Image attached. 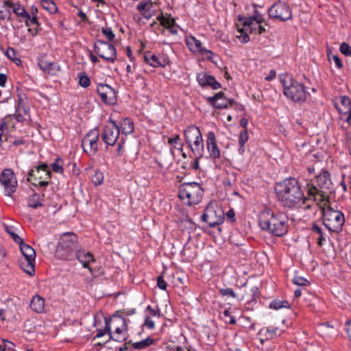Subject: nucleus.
Here are the masks:
<instances>
[{
  "mask_svg": "<svg viewBox=\"0 0 351 351\" xmlns=\"http://www.w3.org/2000/svg\"><path fill=\"white\" fill-rule=\"evenodd\" d=\"M275 191L282 204L289 208H302L308 200L304 196L298 181L294 177H288L278 182Z\"/></svg>",
  "mask_w": 351,
  "mask_h": 351,
  "instance_id": "nucleus-1",
  "label": "nucleus"
},
{
  "mask_svg": "<svg viewBox=\"0 0 351 351\" xmlns=\"http://www.w3.org/2000/svg\"><path fill=\"white\" fill-rule=\"evenodd\" d=\"M288 217L282 213L274 214L269 208H264L258 215V223L261 229L274 235L280 237L288 230Z\"/></svg>",
  "mask_w": 351,
  "mask_h": 351,
  "instance_id": "nucleus-2",
  "label": "nucleus"
},
{
  "mask_svg": "<svg viewBox=\"0 0 351 351\" xmlns=\"http://www.w3.org/2000/svg\"><path fill=\"white\" fill-rule=\"evenodd\" d=\"M317 184L319 188L313 185L308 189L307 197L308 200L304 205V209H310L311 204L309 203L310 201L313 200L320 207L322 210L323 206H329L328 204V195L324 189H328L331 185V181L328 177H316Z\"/></svg>",
  "mask_w": 351,
  "mask_h": 351,
  "instance_id": "nucleus-3",
  "label": "nucleus"
},
{
  "mask_svg": "<svg viewBox=\"0 0 351 351\" xmlns=\"http://www.w3.org/2000/svg\"><path fill=\"white\" fill-rule=\"evenodd\" d=\"M184 139L195 157L201 158L204 152L202 133L197 126L190 125L184 131Z\"/></svg>",
  "mask_w": 351,
  "mask_h": 351,
  "instance_id": "nucleus-4",
  "label": "nucleus"
},
{
  "mask_svg": "<svg viewBox=\"0 0 351 351\" xmlns=\"http://www.w3.org/2000/svg\"><path fill=\"white\" fill-rule=\"evenodd\" d=\"M203 192L204 190L199 183L196 182H185L180 185L179 197L184 204L191 206L200 202Z\"/></svg>",
  "mask_w": 351,
  "mask_h": 351,
  "instance_id": "nucleus-5",
  "label": "nucleus"
},
{
  "mask_svg": "<svg viewBox=\"0 0 351 351\" xmlns=\"http://www.w3.org/2000/svg\"><path fill=\"white\" fill-rule=\"evenodd\" d=\"M322 213L324 224L330 231L339 232L341 230L345 219L341 211L334 210L329 206H323Z\"/></svg>",
  "mask_w": 351,
  "mask_h": 351,
  "instance_id": "nucleus-6",
  "label": "nucleus"
},
{
  "mask_svg": "<svg viewBox=\"0 0 351 351\" xmlns=\"http://www.w3.org/2000/svg\"><path fill=\"white\" fill-rule=\"evenodd\" d=\"M283 84L284 95L294 102L302 103L305 101L306 96L308 94L305 86L292 79L287 83L285 80H282Z\"/></svg>",
  "mask_w": 351,
  "mask_h": 351,
  "instance_id": "nucleus-7",
  "label": "nucleus"
},
{
  "mask_svg": "<svg viewBox=\"0 0 351 351\" xmlns=\"http://www.w3.org/2000/svg\"><path fill=\"white\" fill-rule=\"evenodd\" d=\"M77 237L71 232L64 233L59 241L56 250V256L60 259H65L68 254L76 247Z\"/></svg>",
  "mask_w": 351,
  "mask_h": 351,
  "instance_id": "nucleus-8",
  "label": "nucleus"
},
{
  "mask_svg": "<svg viewBox=\"0 0 351 351\" xmlns=\"http://www.w3.org/2000/svg\"><path fill=\"white\" fill-rule=\"evenodd\" d=\"M114 323L117 325L114 332L111 331L110 323L106 319V330L109 335V339H113L117 341H121L126 338V331L128 330V324L126 319L121 316L115 317Z\"/></svg>",
  "mask_w": 351,
  "mask_h": 351,
  "instance_id": "nucleus-9",
  "label": "nucleus"
},
{
  "mask_svg": "<svg viewBox=\"0 0 351 351\" xmlns=\"http://www.w3.org/2000/svg\"><path fill=\"white\" fill-rule=\"evenodd\" d=\"M94 51L105 60L114 62L117 58L114 47L109 43L98 40L94 45Z\"/></svg>",
  "mask_w": 351,
  "mask_h": 351,
  "instance_id": "nucleus-10",
  "label": "nucleus"
},
{
  "mask_svg": "<svg viewBox=\"0 0 351 351\" xmlns=\"http://www.w3.org/2000/svg\"><path fill=\"white\" fill-rule=\"evenodd\" d=\"M269 16L286 21L292 18V12L289 6L285 2L278 1L274 3L268 10Z\"/></svg>",
  "mask_w": 351,
  "mask_h": 351,
  "instance_id": "nucleus-11",
  "label": "nucleus"
},
{
  "mask_svg": "<svg viewBox=\"0 0 351 351\" xmlns=\"http://www.w3.org/2000/svg\"><path fill=\"white\" fill-rule=\"evenodd\" d=\"M223 212L220 208H217L216 203L209 204L204 210L202 219L210 226L213 227L222 222Z\"/></svg>",
  "mask_w": 351,
  "mask_h": 351,
  "instance_id": "nucleus-12",
  "label": "nucleus"
},
{
  "mask_svg": "<svg viewBox=\"0 0 351 351\" xmlns=\"http://www.w3.org/2000/svg\"><path fill=\"white\" fill-rule=\"evenodd\" d=\"M99 131L97 128L91 130L82 140V147L90 156L94 155L98 150Z\"/></svg>",
  "mask_w": 351,
  "mask_h": 351,
  "instance_id": "nucleus-13",
  "label": "nucleus"
},
{
  "mask_svg": "<svg viewBox=\"0 0 351 351\" xmlns=\"http://www.w3.org/2000/svg\"><path fill=\"white\" fill-rule=\"evenodd\" d=\"M121 130L114 121H110L104 127L101 134L102 140L108 145H114L119 136Z\"/></svg>",
  "mask_w": 351,
  "mask_h": 351,
  "instance_id": "nucleus-14",
  "label": "nucleus"
},
{
  "mask_svg": "<svg viewBox=\"0 0 351 351\" xmlns=\"http://www.w3.org/2000/svg\"><path fill=\"white\" fill-rule=\"evenodd\" d=\"M208 100L210 101V103L215 106L216 108H227L229 106H235V108L237 109L242 110L243 106L240 104H237L234 99H228L224 97V93L223 92L217 93L213 97H210L208 98Z\"/></svg>",
  "mask_w": 351,
  "mask_h": 351,
  "instance_id": "nucleus-15",
  "label": "nucleus"
},
{
  "mask_svg": "<svg viewBox=\"0 0 351 351\" xmlns=\"http://www.w3.org/2000/svg\"><path fill=\"white\" fill-rule=\"evenodd\" d=\"M97 92L100 96L101 100L109 105H112L117 101V95L115 90L109 85L99 84L97 86Z\"/></svg>",
  "mask_w": 351,
  "mask_h": 351,
  "instance_id": "nucleus-16",
  "label": "nucleus"
},
{
  "mask_svg": "<svg viewBox=\"0 0 351 351\" xmlns=\"http://www.w3.org/2000/svg\"><path fill=\"white\" fill-rule=\"evenodd\" d=\"M186 44L190 51L193 52H199L202 54H205L206 57L210 59L213 56V52L210 50L206 49L202 47V43L196 39L195 37L189 36L186 38Z\"/></svg>",
  "mask_w": 351,
  "mask_h": 351,
  "instance_id": "nucleus-17",
  "label": "nucleus"
},
{
  "mask_svg": "<svg viewBox=\"0 0 351 351\" xmlns=\"http://www.w3.org/2000/svg\"><path fill=\"white\" fill-rule=\"evenodd\" d=\"M3 7H10L13 10V12L18 16H21L25 20L27 26H29V20L30 19L29 14L25 10L24 7L19 4L14 3L11 1L3 0Z\"/></svg>",
  "mask_w": 351,
  "mask_h": 351,
  "instance_id": "nucleus-18",
  "label": "nucleus"
},
{
  "mask_svg": "<svg viewBox=\"0 0 351 351\" xmlns=\"http://www.w3.org/2000/svg\"><path fill=\"white\" fill-rule=\"evenodd\" d=\"M206 147L212 158L217 159L219 158L220 150L217 145L215 135L213 132H209L207 134Z\"/></svg>",
  "mask_w": 351,
  "mask_h": 351,
  "instance_id": "nucleus-19",
  "label": "nucleus"
},
{
  "mask_svg": "<svg viewBox=\"0 0 351 351\" xmlns=\"http://www.w3.org/2000/svg\"><path fill=\"white\" fill-rule=\"evenodd\" d=\"M0 182L5 187V193L7 195L14 193L17 187L16 177H0Z\"/></svg>",
  "mask_w": 351,
  "mask_h": 351,
  "instance_id": "nucleus-20",
  "label": "nucleus"
},
{
  "mask_svg": "<svg viewBox=\"0 0 351 351\" xmlns=\"http://www.w3.org/2000/svg\"><path fill=\"white\" fill-rule=\"evenodd\" d=\"M76 258L82 264L84 268H88L90 274H93V270L89 267L90 263L95 262L92 254L84 250H79L76 253Z\"/></svg>",
  "mask_w": 351,
  "mask_h": 351,
  "instance_id": "nucleus-21",
  "label": "nucleus"
},
{
  "mask_svg": "<svg viewBox=\"0 0 351 351\" xmlns=\"http://www.w3.org/2000/svg\"><path fill=\"white\" fill-rule=\"evenodd\" d=\"M157 19L164 27L169 29L171 34H177L178 26L176 25L175 20L173 19L166 17L161 14L157 16Z\"/></svg>",
  "mask_w": 351,
  "mask_h": 351,
  "instance_id": "nucleus-22",
  "label": "nucleus"
},
{
  "mask_svg": "<svg viewBox=\"0 0 351 351\" xmlns=\"http://www.w3.org/2000/svg\"><path fill=\"white\" fill-rule=\"evenodd\" d=\"M20 267L28 275L33 276L35 273V259L21 258L19 261Z\"/></svg>",
  "mask_w": 351,
  "mask_h": 351,
  "instance_id": "nucleus-23",
  "label": "nucleus"
},
{
  "mask_svg": "<svg viewBox=\"0 0 351 351\" xmlns=\"http://www.w3.org/2000/svg\"><path fill=\"white\" fill-rule=\"evenodd\" d=\"M30 308L36 313H43L45 311L44 298L38 295H34L31 300Z\"/></svg>",
  "mask_w": 351,
  "mask_h": 351,
  "instance_id": "nucleus-24",
  "label": "nucleus"
},
{
  "mask_svg": "<svg viewBox=\"0 0 351 351\" xmlns=\"http://www.w3.org/2000/svg\"><path fill=\"white\" fill-rule=\"evenodd\" d=\"M19 244L20 245V250L23 254V258H30L32 260L35 259L36 252L34 248H32L28 244L23 243V240L21 241V243H19Z\"/></svg>",
  "mask_w": 351,
  "mask_h": 351,
  "instance_id": "nucleus-25",
  "label": "nucleus"
},
{
  "mask_svg": "<svg viewBox=\"0 0 351 351\" xmlns=\"http://www.w3.org/2000/svg\"><path fill=\"white\" fill-rule=\"evenodd\" d=\"M40 69L50 75H56L60 70V66L53 62H40L38 63Z\"/></svg>",
  "mask_w": 351,
  "mask_h": 351,
  "instance_id": "nucleus-26",
  "label": "nucleus"
},
{
  "mask_svg": "<svg viewBox=\"0 0 351 351\" xmlns=\"http://www.w3.org/2000/svg\"><path fill=\"white\" fill-rule=\"evenodd\" d=\"M27 181L37 189L47 186L49 181L42 180V177H27Z\"/></svg>",
  "mask_w": 351,
  "mask_h": 351,
  "instance_id": "nucleus-27",
  "label": "nucleus"
},
{
  "mask_svg": "<svg viewBox=\"0 0 351 351\" xmlns=\"http://www.w3.org/2000/svg\"><path fill=\"white\" fill-rule=\"evenodd\" d=\"M249 138L248 132L247 130H243L240 132L239 138V152L240 154H243L245 152V143L247 141Z\"/></svg>",
  "mask_w": 351,
  "mask_h": 351,
  "instance_id": "nucleus-28",
  "label": "nucleus"
},
{
  "mask_svg": "<svg viewBox=\"0 0 351 351\" xmlns=\"http://www.w3.org/2000/svg\"><path fill=\"white\" fill-rule=\"evenodd\" d=\"M145 61L153 67H158L160 66H162V64L160 62L158 58L153 54L145 53L144 56Z\"/></svg>",
  "mask_w": 351,
  "mask_h": 351,
  "instance_id": "nucleus-29",
  "label": "nucleus"
},
{
  "mask_svg": "<svg viewBox=\"0 0 351 351\" xmlns=\"http://www.w3.org/2000/svg\"><path fill=\"white\" fill-rule=\"evenodd\" d=\"M121 131L125 134H130L134 130V124L129 119H125L121 123Z\"/></svg>",
  "mask_w": 351,
  "mask_h": 351,
  "instance_id": "nucleus-30",
  "label": "nucleus"
},
{
  "mask_svg": "<svg viewBox=\"0 0 351 351\" xmlns=\"http://www.w3.org/2000/svg\"><path fill=\"white\" fill-rule=\"evenodd\" d=\"M27 205L29 207L37 208L43 205L42 199L38 194L34 193L29 197Z\"/></svg>",
  "mask_w": 351,
  "mask_h": 351,
  "instance_id": "nucleus-31",
  "label": "nucleus"
},
{
  "mask_svg": "<svg viewBox=\"0 0 351 351\" xmlns=\"http://www.w3.org/2000/svg\"><path fill=\"white\" fill-rule=\"evenodd\" d=\"M43 8L50 13H55L58 9L52 0H40Z\"/></svg>",
  "mask_w": 351,
  "mask_h": 351,
  "instance_id": "nucleus-32",
  "label": "nucleus"
},
{
  "mask_svg": "<svg viewBox=\"0 0 351 351\" xmlns=\"http://www.w3.org/2000/svg\"><path fill=\"white\" fill-rule=\"evenodd\" d=\"M36 169H31L29 172L28 173L27 176H32L34 175V172L36 171L37 173H39L40 170L43 171L46 173L47 176L51 175V169L50 167L45 163H42L39 165H37L35 167Z\"/></svg>",
  "mask_w": 351,
  "mask_h": 351,
  "instance_id": "nucleus-33",
  "label": "nucleus"
},
{
  "mask_svg": "<svg viewBox=\"0 0 351 351\" xmlns=\"http://www.w3.org/2000/svg\"><path fill=\"white\" fill-rule=\"evenodd\" d=\"M289 306V302L285 300H274L269 304V307L275 310H278L282 308H288Z\"/></svg>",
  "mask_w": 351,
  "mask_h": 351,
  "instance_id": "nucleus-34",
  "label": "nucleus"
},
{
  "mask_svg": "<svg viewBox=\"0 0 351 351\" xmlns=\"http://www.w3.org/2000/svg\"><path fill=\"white\" fill-rule=\"evenodd\" d=\"M153 342L154 340L152 338L147 337L143 340L134 343L133 346L135 349H143L152 345Z\"/></svg>",
  "mask_w": 351,
  "mask_h": 351,
  "instance_id": "nucleus-35",
  "label": "nucleus"
},
{
  "mask_svg": "<svg viewBox=\"0 0 351 351\" xmlns=\"http://www.w3.org/2000/svg\"><path fill=\"white\" fill-rule=\"evenodd\" d=\"M63 162L62 160L57 158L56 160L51 164V167L52 169V171L58 174L63 173V167H62Z\"/></svg>",
  "mask_w": 351,
  "mask_h": 351,
  "instance_id": "nucleus-36",
  "label": "nucleus"
},
{
  "mask_svg": "<svg viewBox=\"0 0 351 351\" xmlns=\"http://www.w3.org/2000/svg\"><path fill=\"white\" fill-rule=\"evenodd\" d=\"M5 231L10 235V237L12 238L14 241L16 243H21V241L23 240L17 234H16L14 231V228L12 226H9L7 225H5Z\"/></svg>",
  "mask_w": 351,
  "mask_h": 351,
  "instance_id": "nucleus-37",
  "label": "nucleus"
},
{
  "mask_svg": "<svg viewBox=\"0 0 351 351\" xmlns=\"http://www.w3.org/2000/svg\"><path fill=\"white\" fill-rule=\"evenodd\" d=\"M5 55L11 60L14 62L16 64L21 62V60L16 57V51L12 47H8L5 52Z\"/></svg>",
  "mask_w": 351,
  "mask_h": 351,
  "instance_id": "nucleus-38",
  "label": "nucleus"
},
{
  "mask_svg": "<svg viewBox=\"0 0 351 351\" xmlns=\"http://www.w3.org/2000/svg\"><path fill=\"white\" fill-rule=\"evenodd\" d=\"M78 77H79V84L81 86H82L84 88H87L88 86H90V79L88 77V75H86L84 73H80L78 74Z\"/></svg>",
  "mask_w": 351,
  "mask_h": 351,
  "instance_id": "nucleus-39",
  "label": "nucleus"
},
{
  "mask_svg": "<svg viewBox=\"0 0 351 351\" xmlns=\"http://www.w3.org/2000/svg\"><path fill=\"white\" fill-rule=\"evenodd\" d=\"M211 75H208L206 73H199L197 77V80L200 86H207L209 82V80Z\"/></svg>",
  "mask_w": 351,
  "mask_h": 351,
  "instance_id": "nucleus-40",
  "label": "nucleus"
},
{
  "mask_svg": "<svg viewBox=\"0 0 351 351\" xmlns=\"http://www.w3.org/2000/svg\"><path fill=\"white\" fill-rule=\"evenodd\" d=\"M102 34L107 38L109 42L113 41L115 37L112 29L109 27H105L101 29Z\"/></svg>",
  "mask_w": 351,
  "mask_h": 351,
  "instance_id": "nucleus-41",
  "label": "nucleus"
},
{
  "mask_svg": "<svg viewBox=\"0 0 351 351\" xmlns=\"http://www.w3.org/2000/svg\"><path fill=\"white\" fill-rule=\"evenodd\" d=\"M293 282L296 285L303 287L307 286L308 285V281L302 276L294 277L293 279Z\"/></svg>",
  "mask_w": 351,
  "mask_h": 351,
  "instance_id": "nucleus-42",
  "label": "nucleus"
},
{
  "mask_svg": "<svg viewBox=\"0 0 351 351\" xmlns=\"http://www.w3.org/2000/svg\"><path fill=\"white\" fill-rule=\"evenodd\" d=\"M340 51L347 56H351V47L346 43H342L339 48Z\"/></svg>",
  "mask_w": 351,
  "mask_h": 351,
  "instance_id": "nucleus-43",
  "label": "nucleus"
},
{
  "mask_svg": "<svg viewBox=\"0 0 351 351\" xmlns=\"http://www.w3.org/2000/svg\"><path fill=\"white\" fill-rule=\"evenodd\" d=\"M220 293L223 296H229L232 298H236V294L234 291L230 288L221 289L220 290Z\"/></svg>",
  "mask_w": 351,
  "mask_h": 351,
  "instance_id": "nucleus-44",
  "label": "nucleus"
},
{
  "mask_svg": "<svg viewBox=\"0 0 351 351\" xmlns=\"http://www.w3.org/2000/svg\"><path fill=\"white\" fill-rule=\"evenodd\" d=\"M22 102V99L21 97H19V106H18V109L16 112V114L14 115V118L15 119L18 121V122H22L24 121V117H23V115L21 114L20 111H21V108H20V105H21V103Z\"/></svg>",
  "mask_w": 351,
  "mask_h": 351,
  "instance_id": "nucleus-45",
  "label": "nucleus"
},
{
  "mask_svg": "<svg viewBox=\"0 0 351 351\" xmlns=\"http://www.w3.org/2000/svg\"><path fill=\"white\" fill-rule=\"evenodd\" d=\"M208 81L209 82L208 83L207 86H211L215 90L220 88V84L218 82H217L214 77L210 76V78Z\"/></svg>",
  "mask_w": 351,
  "mask_h": 351,
  "instance_id": "nucleus-46",
  "label": "nucleus"
},
{
  "mask_svg": "<svg viewBox=\"0 0 351 351\" xmlns=\"http://www.w3.org/2000/svg\"><path fill=\"white\" fill-rule=\"evenodd\" d=\"M149 0H142L137 5V10L140 12L145 11L146 8L149 5Z\"/></svg>",
  "mask_w": 351,
  "mask_h": 351,
  "instance_id": "nucleus-47",
  "label": "nucleus"
},
{
  "mask_svg": "<svg viewBox=\"0 0 351 351\" xmlns=\"http://www.w3.org/2000/svg\"><path fill=\"white\" fill-rule=\"evenodd\" d=\"M157 286L159 289L162 290H165L167 289V284L163 279V277L160 276L157 278Z\"/></svg>",
  "mask_w": 351,
  "mask_h": 351,
  "instance_id": "nucleus-48",
  "label": "nucleus"
},
{
  "mask_svg": "<svg viewBox=\"0 0 351 351\" xmlns=\"http://www.w3.org/2000/svg\"><path fill=\"white\" fill-rule=\"evenodd\" d=\"M340 101L342 106H345V108H347L348 109L350 108V99L348 97L341 96L340 97Z\"/></svg>",
  "mask_w": 351,
  "mask_h": 351,
  "instance_id": "nucleus-49",
  "label": "nucleus"
},
{
  "mask_svg": "<svg viewBox=\"0 0 351 351\" xmlns=\"http://www.w3.org/2000/svg\"><path fill=\"white\" fill-rule=\"evenodd\" d=\"M147 311H148L153 316H160V310L158 308H153L150 305H149L147 306Z\"/></svg>",
  "mask_w": 351,
  "mask_h": 351,
  "instance_id": "nucleus-50",
  "label": "nucleus"
},
{
  "mask_svg": "<svg viewBox=\"0 0 351 351\" xmlns=\"http://www.w3.org/2000/svg\"><path fill=\"white\" fill-rule=\"evenodd\" d=\"M253 19L254 21H256L257 24H261V23L263 22V18L262 15L256 10L254 12Z\"/></svg>",
  "mask_w": 351,
  "mask_h": 351,
  "instance_id": "nucleus-51",
  "label": "nucleus"
},
{
  "mask_svg": "<svg viewBox=\"0 0 351 351\" xmlns=\"http://www.w3.org/2000/svg\"><path fill=\"white\" fill-rule=\"evenodd\" d=\"M254 19L252 17H247L243 21V26L245 27H251V26L254 25Z\"/></svg>",
  "mask_w": 351,
  "mask_h": 351,
  "instance_id": "nucleus-52",
  "label": "nucleus"
},
{
  "mask_svg": "<svg viewBox=\"0 0 351 351\" xmlns=\"http://www.w3.org/2000/svg\"><path fill=\"white\" fill-rule=\"evenodd\" d=\"M145 325L149 329H153L154 328L155 324L153 320H152L149 317H146L145 321Z\"/></svg>",
  "mask_w": 351,
  "mask_h": 351,
  "instance_id": "nucleus-53",
  "label": "nucleus"
},
{
  "mask_svg": "<svg viewBox=\"0 0 351 351\" xmlns=\"http://www.w3.org/2000/svg\"><path fill=\"white\" fill-rule=\"evenodd\" d=\"M241 32V35L237 37L241 40V41L243 43H247L250 40L249 36L246 33H243V32Z\"/></svg>",
  "mask_w": 351,
  "mask_h": 351,
  "instance_id": "nucleus-54",
  "label": "nucleus"
},
{
  "mask_svg": "<svg viewBox=\"0 0 351 351\" xmlns=\"http://www.w3.org/2000/svg\"><path fill=\"white\" fill-rule=\"evenodd\" d=\"M333 58V60L336 64V66L339 68V69H341L342 66H343V64H342V62H341V59L337 56H334L332 57Z\"/></svg>",
  "mask_w": 351,
  "mask_h": 351,
  "instance_id": "nucleus-55",
  "label": "nucleus"
},
{
  "mask_svg": "<svg viewBox=\"0 0 351 351\" xmlns=\"http://www.w3.org/2000/svg\"><path fill=\"white\" fill-rule=\"evenodd\" d=\"M103 178L104 177H93L92 182L96 186L101 184L103 182Z\"/></svg>",
  "mask_w": 351,
  "mask_h": 351,
  "instance_id": "nucleus-56",
  "label": "nucleus"
},
{
  "mask_svg": "<svg viewBox=\"0 0 351 351\" xmlns=\"http://www.w3.org/2000/svg\"><path fill=\"white\" fill-rule=\"evenodd\" d=\"M226 216L232 221H234L235 220L234 212L232 209H230L227 212Z\"/></svg>",
  "mask_w": 351,
  "mask_h": 351,
  "instance_id": "nucleus-57",
  "label": "nucleus"
},
{
  "mask_svg": "<svg viewBox=\"0 0 351 351\" xmlns=\"http://www.w3.org/2000/svg\"><path fill=\"white\" fill-rule=\"evenodd\" d=\"M7 81V76L3 73H0V86H4Z\"/></svg>",
  "mask_w": 351,
  "mask_h": 351,
  "instance_id": "nucleus-58",
  "label": "nucleus"
},
{
  "mask_svg": "<svg viewBox=\"0 0 351 351\" xmlns=\"http://www.w3.org/2000/svg\"><path fill=\"white\" fill-rule=\"evenodd\" d=\"M1 176H14V172L11 169H5Z\"/></svg>",
  "mask_w": 351,
  "mask_h": 351,
  "instance_id": "nucleus-59",
  "label": "nucleus"
},
{
  "mask_svg": "<svg viewBox=\"0 0 351 351\" xmlns=\"http://www.w3.org/2000/svg\"><path fill=\"white\" fill-rule=\"evenodd\" d=\"M276 71H274V70H271L270 72H269V75H267L266 77H265V80L267 81H271L273 79H274L276 77Z\"/></svg>",
  "mask_w": 351,
  "mask_h": 351,
  "instance_id": "nucleus-60",
  "label": "nucleus"
},
{
  "mask_svg": "<svg viewBox=\"0 0 351 351\" xmlns=\"http://www.w3.org/2000/svg\"><path fill=\"white\" fill-rule=\"evenodd\" d=\"M77 16L81 18V20L83 22H86L88 21L86 14L81 10L77 12Z\"/></svg>",
  "mask_w": 351,
  "mask_h": 351,
  "instance_id": "nucleus-61",
  "label": "nucleus"
},
{
  "mask_svg": "<svg viewBox=\"0 0 351 351\" xmlns=\"http://www.w3.org/2000/svg\"><path fill=\"white\" fill-rule=\"evenodd\" d=\"M248 121L246 118L243 117L240 120V125L243 128L244 130H247V125Z\"/></svg>",
  "mask_w": 351,
  "mask_h": 351,
  "instance_id": "nucleus-62",
  "label": "nucleus"
},
{
  "mask_svg": "<svg viewBox=\"0 0 351 351\" xmlns=\"http://www.w3.org/2000/svg\"><path fill=\"white\" fill-rule=\"evenodd\" d=\"M346 332L348 333L350 340L351 341V320L349 321L346 324Z\"/></svg>",
  "mask_w": 351,
  "mask_h": 351,
  "instance_id": "nucleus-63",
  "label": "nucleus"
},
{
  "mask_svg": "<svg viewBox=\"0 0 351 351\" xmlns=\"http://www.w3.org/2000/svg\"><path fill=\"white\" fill-rule=\"evenodd\" d=\"M345 114H348V116L346 117V121L348 124L351 125V109L348 108L347 112H344Z\"/></svg>",
  "mask_w": 351,
  "mask_h": 351,
  "instance_id": "nucleus-64",
  "label": "nucleus"
}]
</instances>
